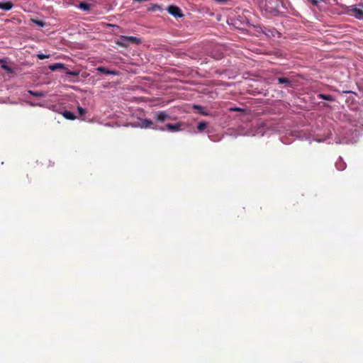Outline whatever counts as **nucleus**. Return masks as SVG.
I'll use <instances>...</instances> for the list:
<instances>
[{
	"instance_id": "412c9836",
	"label": "nucleus",
	"mask_w": 363,
	"mask_h": 363,
	"mask_svg": "<svg viewBox=\"0 0 363 363\" xmlns=\"http://www.w3.org/2000/svg\"><path fill=\"white\" fill-rule=\"evenodd\" d=\"M193 107L194 109H203V107L201 105H194Z\"/></svg>"
},
{
	"instance_id": "4be33fe9",
	"label": "nucleus",
	"mask_w": 363,
	"mask_h": 363,
	"mask_svg": "<svg viewBox=\"0 0 363 363\" xmlns=\"http://www.w3.org/2000/svg\"><path fill=\"white\" fill-rule=\"evenodd\" d=\"M39 26H44V23L42 21H37L35 22Z\"/></svg>"
},
{
	"instance_id": "2eb2a0df",
	"label": "nucleus",
	"mask_w": 363,
	"mask_h": 363,
	"mask_svg": "<svg viewBox=\"0 0 363 363\" xmlns=\"http://www.w3.org/2000/svg\"><path fill=\"white\" fill-rule=\"evenodd\" d=\"M37 57L40 60H45V59H49L50 55H45L43 53H39V54L37 55Z\"/></svg>"
},
{
	"instance_id": "aec40b11",
	"label": "nucleus",
	"mask_w": 363,
	"mask_h": 363,
	"mask_svg": "<svg viewBox=\"0 0 363 363\" xmlns=\"http://www.w3.org/2000/svg\"><path fill=\"white\" fill-rule=\"evenodd\" d=\"M230 110L231 111H243V109H242L241 108H238V107L230 108Z\"/></svg>"
},
{
	"instance_id": "b1692460",
	"label": "nucleus",
	"mask_w": 363,
	"mask_h": 363,
	"mask_svg": "<svg viewBox=\"0 0 363 363\" xmlns=\"http://www.w3.org/2000/svg\"><path fill=\"white\" fill-rule=\"evenodd\" d=\"M135 1H139V2H141V1H149V0H135Z\"/></svg>"
},
{
	"instance_id": "39448f33",
	"label": "nucleus",
	"mask_w": 363,
	"mask_h": 363,
	"mask_svg": "<svg viewBox=\"0 0 363 363\" xmlns=\"http://www.w3.org/2000/svg\"><path fill=\"white\" fill-rule=\"evenodd\" d=\"M169 118V115L162 111L156 112L155 115V118L161 122L168 120Z\"/></svg>"
},
{
	"instance_id": "4468645a",
	"label": "nucleus",
	"mask_w": 363,
	"mask_h": 363,
	"mask_svg": "<svg viewBox=\"0 0 363 363\" xmlns=\"http://www.w3.org/2000/svg\"><path fill=\"white\" fill-rule=\"evenodd\" d=\"M207 127V124L206 122L203 121V122H200L197 126V128L199 130V131L201 132V131H203L205 130V129Z\"/></svg>"
},
{
	"instance_id": "9b49d317",
	"label": "nucleus",
	"mask_w": 363,
	"mask_h": 363,
	"mask_svg": "<svg viewBox=\"0 0 363 363\" xmlns=\"http://www.w3.org/2000/svg\"><path fill=\"white\" fill-rule=\"evenodd\" d=\"M62 116L67 120H74L76 118V116H74V113L68 111L62 112Z\"/></svg>"
},
{
	"instance_id": "6ab92c4d",
	"label": "nucleus",
	"mask_w": 363,
	"mask_h": 363,
	"mask_svg": "<svg viewBox=\"0 0 363 363\" xmlns=\"http://www.w3.org/2000/svg\"><path fill=\"white\" fill-rule=\"evenodd\" d=\"M66 73L69 75H72V76H78L79 72H75V71H66Z\"/></svg>"
},
{
	"instance_id": "bb28decb",
	"label": "nucleus",
	"mask_w": 363,
	"mask_h": 363,
	"mask_svg": "<svg viewBox=\"0 0 363 363\" xmlns=\"http://www.w3.org/2000/svg\"><path fill=\"white\" fill-rule=\"evenodd\" d=\"M201 113L203 114V115H207V113H205V112H201Z\"/></svg>"
},
{
	"instance_id": "393cba45",
	"label": "nucleus",
	"mask_w": 363,
	"mask_h": 363,
	"mask_svg": "<svg viewBox=\"0 0 363 363\" xmlns=\"http://www.w3.org/2000/svg\"><path fill=\"white\" fill-rule=\"evenodd\" d=\"M160 130H162V131H164V128H160Z\"/></svg>"
},
{
	"instance_id": "dca6fc26",
	"label": "nucleus",
	"mask_w": 363,
	"mask_h": 363,
	"mask_svg": "<svg viewBox=\"0 0 363 363\" xmlns=\"http://www.w3.org/2000/svg\"><path fill=\"white\" fill-rule=\"evenodd\" d=\"M77 109H78V113H79L80 116H82L85 115L86 113V110L80 106H79L78 108H77Z\"/></svg>"
},
{
	"instance_id": "9d476101",
	"label": "nucleus",
	"mask_w": 363,
	"mask_h": 363,
	"mask_svg": "<svg viewBox=\"0 0 363 363\" xmlns=\"http://www.w3.org/2000/svg\"><path fill=\"white\" fill-rule=\"evenodd\" d=\"M318 98L319 99L327 100L330 101H333L335 100L334 97L332 95L325 94H318Z\"/></svg>"
},
{
	"instance_id": "20e7f679",
	"label": "nucleus",
	"mask_w": 363,
	"mask_h": 363,
	"mask_svg": "<svg viewBox=\"0 0 363 363\" xmlns=\"http://www.w3.org/2000/svg\"><path fill=\"white\" fill-rule=\"evenodd\" d=\"M96 70L99 72L104 73L106 74L117 75L118 73L116 70H109L108 69H107L106 67H103V66L97 67Z\"/></svg>"
},
{
	"instance_id": "f257e3e1",
	"label": "nucleus",
	"mask_w": 363,
	"mask_h": 363,
	"mask_svg": "<svg viewBox=\"0 0 363 363\" xmlns=\"http://www.w3.org/2000/svg\"><path fill=\"white\" fill-rule=\"evenodd\" d=\"M120 40L123 42H118V44L121 46H127V45L125 43V41H128L129 43H131L133 44L138 45L141 43L140 38H138L137 37L134 36H120Z\"/></svg>"
},
{
	"instance_id": "0eeeda50",
	"label": "nucleus",
	"mask_w": 363,
	"mask_h": 363,
	"mask_svg": "<svg viewBox=\"0 0 363 363\" xmlns=\"http://www.w3.org/2000/svg\"><path fill=\"white\" fill-rule=\"evenodd\" d=\"M13 6V4L12 2L8 1L6 2H0V9L4 10V11H9L11 10Z\"/></svg>"
},
{
	"instance_id": "1a4fd4ad",
	"label": "nucleus",
	"mask_w": 363,
	"mask_h": 363,
	"mask_svg": "<svg viewBox=\"0 0 363 363\" xmlns=\"http://www.w3.org/2000/svg\"><path fill=\"white\" fill-rule=\"evenodd\" d=\"M181 124L179 123H177L176 124H167L166 127L168 130L171 132H177L180 130Z\"/></svg>"
},
{
	"instance_id": "6e6552de",
	"label": "nucleus",
	"mask_w": 363,
	"mask_h": 363,
	"mask_svg": "<svg viewBox=\"0 0 363 363\" xmlns=\"http://www.w3.org/2000/svg\"><path fill=\"white\" fill-rule=\"evenodd\" d=\"M152 125H153V122L150 119H143L141 121V128H152L154 129H157V128L152 127Z\"/></svg>"
},
{
	"instance_id": "5701e85b",
	"label": "nucleus",
	"mask_w": 363,
	"mask_h": 363,
	"mask_svg": "<svg viewBox=\"0 0 363 363\" xmlns=\"http://www.w3.org/2000/svg\"><path fill=\"white\" fill-rule=\"evenodd\" d=\"M215 1L217 2H220V3H224V2H226L228 0H215Z\"/></svg>"
},
{
	"instance_id": "a211bd4d",
	"label": "nucleus",
	"mask_w": 363,
	"mask_h": 363,
	"mask_svg": "<svg viewBox=\"0 0 363 363\" xmlns=\"http://www.w3.org/2000/svg\"><path fill=\"white\" fill-rule=\"evenodd\" d=\"M29 93L30 94H32L33 96H37V97H42V96H43V92H35V91H30Z\"/></svg>"
},
{
	"instance_id": "f03ea898",
	"label": "nucleus",
	"mask_w": 363,
	"mask_h": 363,
	"mask_svg": "<svg viewBox=\"0 0 363 363\" xmlns=\"http://www.w3.org/2000/svg\"><path fill=\"white\" fill-rule=\"evenodd\" d=\"M279 84H284V87H293L294 79L289 77H278Z\"/></svg>"
},
{
	"instance_id": "f3484780",
	"label": "nucleus",
	"mask_w": 363,
	"mask_h": 363,
	"mask_svg": "<svg viewBox=\"0 0 363 363\" xmlns=\"http://www.w3.org/2000/svg\"><path fill=\"white\" fill-rule=\"evenodd\" d=\"M1 68L3 69H4L5 71H6L8 73H12L13 72L12 68L10 67L9 66L6 65H1Z\"/></svg>"
},
{
	"instance_id": "a878e982",
	"label": "nucleus",
	"mask_w": 363,
	"mask_h": 363,
	"mask_svg": "<svg viewBox=\"0 0 363 363\" xmlns=\"http://www.w3.org/2000/svg\"><path fill=\"white\" fill-rule=\"evenodd\" d=\"M313 4H317V1L315 0H313Z\"/></svg>"
},
{
	"instance_id": "7ed1b4c3",
	"label": "nucleus",
	"mask_w": 363,
	"mask_h": 363,
	"mask_svg": "<svg viewBox=\"0 0 363 363\" xmlns=\"http://www.w3.org/2000/svg\"><path fill=\"white\" fill-rule=\"evenodd\" d=\"M167 11L169 14L174 16V17L183 16V13L181 12L180 9L177 6H169Z\"/></svg>"
},
{
	"instance_id": "ddd939ff",
	"label": "nucleus",
	"mask_w": 363,
	"mask_h": 363,
	"mask_svg": "<svg viewBox=\"0 0 363 363\" xmlns=\"http://www.w3.org/2000/svg\"><path fill=\"white\" fill-rule=\"evenodd\" d=\"M79 9L83 11H89L90 9V5L86 2L82 1L78 6Z\"/></svg>"
},
{
	"instance_id": "f8f14e48",
	"label": "nucleus",
	"mask_w": 363,
	"mask_h": 363,
	"mask_svg": "<svg viewBox=\"0 0 363 363\" xmlns=\"http://www.w3.org/2000/svg\"><path fill=\"white\" fill-rule=\"evenodd\" d=\"M49 68L52 72L56 71L58 69H66L65 65L61 63L53 64V65L49 66Z\"/></svg>"
},
{
	"instance_id": "423d86ee",
	"label": "nucleus",
	"mask_w": 363,
	"mask_h": 363,
	"mask_svg": "<svg viewBox=\"0 0 363 363\" xmlns=\"http://www.w3.org/2000/svg\"><path fill=\"white\" fill-rule=\"evenodd\" d=\"M353 16L356 17L357 19H363V11L360 9H358L355 6H352L351 9Z\"/></svg>"
}]
</instances>
